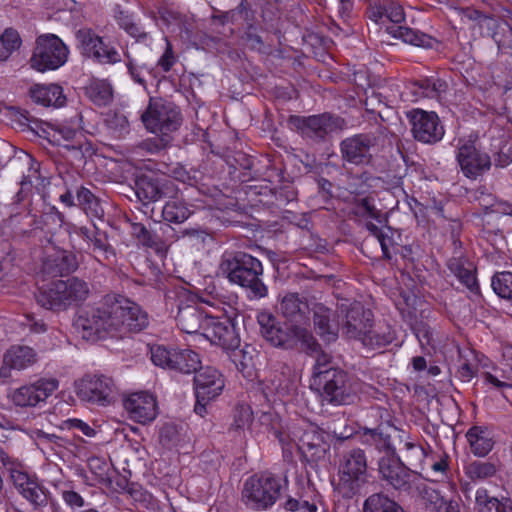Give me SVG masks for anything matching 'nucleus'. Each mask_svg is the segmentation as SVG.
<instances>
[{
	"label": "nucleus",
	"instance_id": "37",
	"mask_svg": "<svg viewBox=\"0 0 512 512\" xmlns=\"http://www.w3.org/2000/svg\"><path fill=\"white\" fill-rule=\"evenodd\" d=\"M387 32L394 38L401 39L403 42L417 47L432 48L436 43L435 38L432 36L406 26H389L387 27Z\"/></svg>",
	"mask_w": 512,
	"mask_h": 512
},
{
	"label": "nucleus",
	"instance_id": "31",
	"mask_svg": "<svg viewBox=\"0 0 512 512\" xmlns=\"http://www.w3.org/2000/svg\"><path fill=\"white\" fill-rule=\"evenodd\" d=\"M452 238L453 245L455 246V254H457L456 249L461 246V242L454 234H452ZM447 267L470 291L475 292L479 289L474 267L466 258L461 255H454L448 260Z\"/></svg>",
	"mask_w": 512,
	"mask_h": 512
},
{
	"label": "nucleus",
	"instance_id": "41",
	"mask_svg": "<svg viewBox=\"0 0 512 512\" xmlns=\"http://www.w3.org/2000/svg\"><path fill=\"white\" fill-rule=\"evenodd\" d=\"M487 26L492 29L491 36L497 45L498 55L509 54L512 57V25L507 21L493 20Z\"/></svg>",
	"mask_w": 512,
	"mask_h": 512
},
{
	"label": "nucleus",
	"instance_id": "44",
	"mask_svg": "<svg viewBox=\"0 0 512 512\" xmlns=\"http://www.w3.org/2000/svg\"><path fill=\"white\" fill-rule=\"evenodd\" d=\"M78 206L85 214L92 218L102 219L105 211L100 198L95 196L88 188L80 187L76 193Z\"/></svg>",
	"mask_w": 512,
	"mask_h": 512
},
{
	"label": "nucleus",
	"instance_id": "29",
	"mask_svg": "<svg viewBox=\"0 0 512 512\" xmlns=\"http://www.w3.org/2000/svg\"><path fill=\"white\" fill-rule=\"evenodd\" d=\"M37 361V354L29 346H11L3 356L0 377H8L11 369L23 370Z\"/></svg>",
	"mask_w": 512,
	"mask_h": 512
},
{
	"label": "nucleus",
	"instance_id": "33",
	"mask_svg": "<svg viewBox=\"0 0 512 512\" xmlns=\"http://www.w3.org/2000/svg\"><path fill=\"white\" fill-rule=\"evenodd\" d=\"M390 431H396L394 426L378 425L376 428H363L361 431V442L366 445L374 446L385 455H395V448L391 441Z\"/></svg>",
	"mask_w": 512,
	"mask_h": 512
},
{
	"label": "nucleus",
	"instance_id": "57",
	"mask_svg": "<svg viewBox=\"0 0 512 512\" xmlns=\"http://www.w3.org/2000/svg\"><path fill=\"white\" fill-rule=\"evenodd\" d=\"M11 116L12 120L18 123L23 130L27 128L34 131L35 128L32 126V124L38 127L37 120L34 119L26 110L13 107L11 108Z\"/></svg>",
	"mask_w": 512,
	"mask_h": 512
},
{
	"label": "nucleus",
	"instance_id": "35",
	"mask_svg": "<svg viewBox=\"0 0 512 512\" xmlns=\"http://www.w3.org/2000/svg\"><path fill=\"white\" fill-rule=\"evenodd\" d=\"M32 100L43 106L62 107L66 103L63 88L58 84H35L29 89Z\"/></svg>",
	"mask_w": 512,
	"mask_h": 512
},
{
	"label": "nucleus",
	"instance_id": "38",
	"mask_svg": "<svg viewBox=\"0 0 512 512\" xmlns=\"http://www.w3.org/2000/svg\"><path fill=\"white\" fill-rule=\"evenodd\" d=\"M313 322L317 333L327 342L338 337V327L331 324V310L323 304H315L312 308Z\"/></svg>",
	"mask_w": 512,
	"mask_h": 512
},
{
	"label": "nucleus",
	"instance_id": "1",
	"mask_svg": "<svg viewBox=\"0 0 512 512\" xmlns=\"http://www.w3.org/2000/svg\"><path fill=\"white\" fill-rule=\"evenodd\" d=\"M219 268L230 283L246 290L250 300H259L268 295V287L262 280L263 265L251 254L243 251L225 252Z\"/></svg>",
	"mask_w": 512,
	"mask_h": 512
},
{
	"label": "nucleus",
	"instance_id": "19",
	"mask_svg": "<svg viewBox=\"0 0 512 512\" xmlns=\"http://www.w3.org/2000/svg\"><path fill=\"white\" fill-rule=\"evenodd\" d=\"M134 190L139 201L147 205L164 199L165 196H172L175 182L154 173H139L134 180Z\"/></svg>",
	"mask_w": 512,
	"mask_h": 512
},
{
	"label": "nucleus",
	"instance_id": "20",
	"mask_svg": "<svg viewBox=\"0 0 512 512\" xmlns=\"http://www.w3.org/2000/svg\"><path fill=\"white\" fill-rule=\"evenodd\" d=\"M457 161L467 178L476 179L491 167L490 156L477 148L472 140H459Z\"/></svg>",
	"mask_w": 512,
	"mask_h": 512
},
{
	"label": "nucleus",
	"instance_id": "36",
	"mask_svg": "<svg viewBox=\"0 0 512 512\" xmlns=\"http://www.w3.org/2000/svg\"><path fill=\"white\" fill-rule=\"evenodd\" d=\"M473 510L475 512H512V503L507 498L498 499L486 488H478L475 492Z\"/></svg>",
	"mask_w": 512,
	"mask_h": 512
},
{
	"label": "nucleus",
	"instance_id": "34",
	"mask_svg": "<svg viewBox=\"0 0 512 512\" xmlns=\"http://www.w3.org/2000/svg\"><path fill=\"white\" fill-rule=\"evenodd\" d=\"M280 310L286 319L299 325L308 320L310 312L307 300L298 293H287L282 298Z\"/></svg>",
	"mask_w": 512,
	"mask_h": 512
},
{
	"label": "nucleus",
	"instance_id": "50",
	"mask_svg": "<svg viewBox=\"0 0 512 512\" xmlns=\"http://www.w3.org/2000/svg\"><path fill=\"white\" fill-rule=\"evenodd\" d=\"M491 286L494 292L501 298L506 299L512 305V273H496L491 280Z\"/></svg>",
	"mask_w": 512,
	"mask_h": 512
},
{
	"label": "nucleus",
	"instance_id": "53",
	"mask_svg": "<svg viewBox=\"0 0 512 512\" xmlns=\"http://www.w3.org/2000/svg\"><path fill=\"white\" fill-rule=\"evenodd\" d=\"M126 66L128 69V73L131 76V78L141 85L142 87H146L147 82L145 79V75H152L154 72V69L149 67L147 64L142 63H136L134 59L130 58L129 55H127V62Z\"/></svg>",
	"mask_w": 512,
	"mask_h": 512
},
{
	"label": "nucleus",
	"instance_id": "14",
	"mask_svg": "<svg viewBox=\"0 0 512 512\" xmlns=\"http://www.w3.org/2000/svg\"><path fill=\"white\" fill-rule=\"evenodd\" d=\"M112 296L116 336L123 332H140L149 324V316L137 303L121 296Z\"/></svg>",
	"mask_w": 512,
	"mask_h": 512
},
{
	"label": "nucleus",
	"instance_id": "55",
	"mask_svg": "<svg viewBox=\"0 0 512 512\" xmlns=\"http://www.w3.org/2000/svg\"><path fill=\"white\" fill-rule=\"evenodd\" d=\"M385 18L389 21L398 24L405 20V13L403 7L394 0H382Z\"/></svg>",
	"mask_w": 512,
	"mask_h": 512
},
{
	"label": "nucleus",
	"instance_id": "25",
	"mask_svg": "<svg viewBox=\"0 0 512 512\" xmlns=\"http://www.w3.org/2000/svg\"><path fill=\"white\" fill-rule=\"evenodd\" d=\"M380 478L388 485L399 491H408L410 484V470L395 455H384L378 461Z\"/></svg>",
	"mask_w": 512,
	"mask_h": 512
},
{
	"label": "nucleus",
	"instance_id": "11",
	"mask_svg": "<svg viewBox=\"0 0 512 512\" xmlns=\"http://www.w3.org/2000/svg\"><path fill=\"white\" fill-rule=\"evenodd\" d=\"M67 232L71 241H73V236L81 240L78 247L80 251L92 254L99 263L115 258L116 252L109 242L108 233L96 225L86 227L69 223Z\"/></svg>",
	"mask_w": 512,
	"mask_h": 512
},
{
	"label": "nucleus",
	"instance_id": "45",
	"mask_svg": "<svg viewBox=\"0 0 512 512\" xmlns=\"http://www.w3.org/2000/svg\"><path fill=\"white\" fill-rule=\"evenodd\" d=\"M86 96L97 106L108 105L113 98V90L106 80L94 79L85 88Z\"/></svg>",
	"mask_w": 512,
	"mask_h": 512
},
{
	"label": "nucleus",
	"instance_id": "26",
	"mask_svg": "<svg viewBox=\"0 0 512 512\" xmlns=\"http://www.w3.org/2000/svg\"><path fill=\"white\" fill-rule=\"evenodd\" d=\"M211 318L212 316H209L197 303L178 305L177 325L181 331L187 334L200 333L203 335L206 326L209 325L208 320Z\"/></svg>",
	"mask_w": 512,
	"mask_h": 512
},
{
	"label": "nucleus",
	"instance_id": "60",
	"mask_svg": "<svg viewBox=\"0 0 512 512\" xmlns=\"http://www.w3.org/2000/svg\"><path fill=\"white\" fill-rule=\"evenodd\" d=\"M380 243L382 252H383V258L385 260L391 261L394 255V251H396V247H399V245L394 241L393 239V232L388 229V232H385V234L378 240Z\"/></svg>",
	"mask_w": 512,
	"mask_h": 512
},
{
	"label": "nucleus",
	"instance_id": "4",
	"mask_svg": "<svg viewBox=\"0 0 512 512\" xmlns=\"http://www.w3.org/2000/svg\"><path fill=\"white\" fill-rule=\"evenodd\" d=\"M90 295V285L85 280L72 276L56 280L35 293L37 303L54 312L66 311L82 305Z\"/></svg>",
	"mask_w": 512,
	"mask_h": 512
},
{
	"label": "nucleus",
	"instance_id": "10",
	"mask_svg": "<svg viewBox=\"0 0 512 512\" xmlns=\"http://www.w3.org/2000/svg\"><path fill=\"white\" fill-rule=\"evenodd\" d=\"M144 126L152 133L168 136L176 131L182 122L178 107L161 98H151L146 110L141 115Z\"/></svg>",
	"mask_w": 512,
	"mask_h": 512
},
{
	"label": "nucleus",
	"instance_id": "15",
	"mask_svg": "<svg viewBox=\"0 0 512 512\" xmlns=\"http://www.w3.org/2000/svg\"><path fill=\"white\" fill-rule=\"evenodd\" d=\"M378 146V136L372 132L358 133L344 138L340 144L343 164L367 166L373 162V151Z\"/></svg>",
	"mask_w": 512,
	"mask_h": 512
},
{
	"label": "nucleus",
	"instance_id": "24",
	"mask_svg": "<svg viewBox=\"0 0 512 512\" xmlns=\"http://www.w3.org/2000/svg\"><path fill=\"white\" fill-rule=\"evenodd\" d=\"M208 323L203 336L211 343L225 350H235L240 346V336L236 329L235 318L212 316Z\"/></svg>",
	"mask_w": 512,
	"mask_h": 512
},
{
	"label": "nucleus",
	"instance_id": "17",
	"mask_svg": "<svg viewBox=\"0 0 512 512\" xmlns=\"http://www.w3.org/2000/svg\"><path fill=\"white\" fill-rule=\"evenodd\" d=\"M406 118L416 141L432 145L443 139L445 129L435 112L412 109L406 112Z\"/></svg>",
	"mask_w": 512,
	"mask_h": 512
},
{
	"label": "nucleus",
	"instance_id": "42",
	"mask_svg": "<svg viewBox=\"0 0 512 512\" xmlns=\"http://www.w3.org/2000/svg\"><path fill=\"white\" fill-rule=\"evenodd\" d=\"M412 92L417 97L439 99L448 89V84L440 78L430 77L412 83Z\"/></svg>",
	"mask_w": 512,
	"mask_h": 512
},
{
	"label": "nucleus",
	"instance_id": "63",
	"mask_svg": "<svg viewBox=\"0 0 512 512\" xmlns=\"http://www.w3.org/2000/svg\"><path fill=\"white\" fill-rule=\"evenodd\" d=\"M166 49L163 55L159 58L157 66L160 67L163 72H169L173 65L176 63V57L174 55L172 45L167 37H165Z\"/></svg>",
	"mask_w": 512,
	"mask_h": 512
},
{
	"label": "nucleus",
	"instance_id": "13",
	"mask_svg": "<svg viewBox=\"0 0 512 512\" xmlns=\"http://www.w3.org/2000/svg\"><path fill=\"white\" fill-rule=\"evenodd\" d=\"M194 390L196 403L194 411L203 417L207 413V405L223 391L225 381L223 375L214 367H200L195 373Z\"/></svg>",
	"mask_w": 512,
	"mask_h": 512
},
{
	"label": "nucleus",
	"instance_id": "54",
	"mask_svg": "<svg viewBox=\"0 0 512 512\" xmlns=\"http://www.w3.org/2000/svg\"><path fill=\"white\" fill-rule=\"evenodd\" d=\"M131 233L146 247L156 248L159 244L158 237L149 231L142 223H132Z\"/></svg>",
	"mask_w": 512,
	"mask_h": 512
},
{
	"label": "nucleus",
	"instance_id": "7",
	"mask_svg": "<svg viewBox=\"0 0 512 512\" xmlns=\"http://www.w3.org/2000/svg\"><path fill=\"white\" fill-rule=\"evenodd\" d=\"M112 311V296L107 295L100 306L83 311L75 320V327L86 340L96 341L107 335L116 337Z\"/></svg>",
	"mask_w": 512,
	"mask_h": 512
},
{
	"label": "nucleus",
	"instance_id": "61",
	"mask_svg": "<svg viewBox=\"0 0 512 512\" xmlns=\"http://www.w3.org/2000/svg\"><path fill=\"white\" fill-rule=\"evenodd\" d=\"M449 471L448 456H441L438 460L431 464L430 472L431 476L435 477L433 481H439L447 477Z\"/></svg>",
	"mask_w": 512,
	"mask_h": 512
},
{
	"label": "nucleus",
	"instance_id": "59",
	"mask_svg": "<svg viewBox=\"0 0 512 512\" xmlns=\"http://www.w3.org/2000/svg\"><path fill=\"white\" fill-rule=\"evenodd\" d=\"M166 136H162L161 138H151L143 140L141 143L138 144L136 149H138L141 152H146L148 154H156L162 149L165 148V146L168 143V139L165 138Z\"/></svg>",
	"mask_w": 512,
	"mask_h": 512
},
{
	"label": "nucleus",
	"instance_id": "8",
	"mask_svg": "<svg viewBox=\"0 0 512 512\" xmlns=\"http://www.w3.org/2000/svg\"><path fill=\"white\" fill-rule=\"evenodd\" d=\"M69 56V49L55 34H42L36 38L29 60L32 69L44 73L63 66Z\"/></svg>",
	"mask_w": 512,
	"mask_h": 512
},
{
	"label": "nucleus",
	"instance_id": "62",
	"mask_svg": "<svg viewBox=\"0 0 512 512\" xmlns=\"http://www.w3.org/2000/svg\"><path fill=\"white\" fill-rule=\"evenodd\" d=\"M61 427H62V429H67V430H78L79 432H81L83 435H85L87 437H93L96 433L95 430L90 425H88L86 422H84L80 419H76V418L67 419V420L63 421Z\"/></svg>",
	"mask_w": 512,
	"mask_h": 512
},
{
	"label": "nucleus",
	"instance_id": "3",
	"mask_svg": "<svg viewBox=\"0 0 512 512\" xmlns=\"http://www.w3.org/2000/svg\"><path fill=\"white\" fill-rule=\"evenodd\" d=\"M370 478L365 451L360 448L344 451L339 457L334 491L342 499L351 500L366 492Z\"/></svg>",
	"mask_w": 512,
	"mask_h": 512
},
{
	"label": "nucleus",
	"instance_id": "56",
	"mask_svg": "<svg viewBox=\"0 0 512 512\" xmlns=\"http://www.w3.org/2000/svg\"><path fill=\"white\" fill-rule=\"evenodd\" d=\"M160 443L165 447H172L176 445L179 440V431L177 426L167 423L162 426L159 432Z\"/></svg>",
	"mask_w": 512,
	"mask_h": 512
},
{
	"label": "nucleus",
	"instance_id": "18",
	"mask_svg": "<svg viewBox=\"0 0 512 512\" xmlns=\"http://www.w3.org/2000/svg\"><path fill=\"white\" fill-rule=\"evenodd\" d=\"M338 313L341 318L342 334L348 339L361 340L369 328L373 327V312L360 302L350 305L341 304Z\"/></svg>",
	"mask_w": 512,
	"mask_h": 512
},
{
	"label": "nucleus",
	"instance_id": "49",
	"mask_svg": "<svg viewBox=\"0 0 512 512\" xmlns=\"http://www.w3.org/2000/svg\"><path fill=\"white\" fill-rule=\"evenodd\" d=\"M230 24H246L247 27L253 28L255 21V11L247 0H241L240 3L230 10Z\"/></svg>",
	"mask_w": 512,
	"mask_h": 512
},
{
	"label": "nucleus",
	"instance_id": "23",
	"mask_svg": "<svg viewBox=\"0 0 512 512\" xmlns=\"http://www.w3.org/2000/svg\"><path fill=\"white\" fill-rule=\"evenodd\" d=\"M57 388L56 379L41 378L14 389L10 397L13 404L18 407H36L39 403L45 402Z\"/></svg>",
	"mask_w": 512,
	"mask_h": 512
},
{
	"label": "nucleus",
	"instance_id": "48",
	"mask_svg": "<svg viewBox=\"0 0 512 512\" xmlns=\"http://www.w3.org/2000/svg\"><path fill=\"white\" fill-rule=\"evenodd\" d=\"M464 472L472 481L485 480L496 474L497 467L490 461L475 460L464 467Z\"/></svg>",
	"mask_w": 512,
	"mask_h": 512
},
{
	"label": "nucleus",
	"instance_id": "12",
	"mask_svg": "<svg viewBox=\"0 0 512 512\" xmlns=\"http://www.w3.org/2000/svg\"><path fill=\"white\" fill-rule=\"evenodd\" d=\"M150 353L156 366L182 374H195L201 367L199 354L191 349H169L163 345H155L150 348Z\"/></svg>",
	"mask_w": 512,
	"mask_h": 512
},
{
	"label": "nucleus",
	"instance_id": "5",
	"mask_svg": "<svg viewBox=\"0 0 512 512\" xmlns=\"http://www.w3.org/2000/svg\"><path fill=\"white\" fill-rule=\"evenodd\" d=\"M287 480L264 472L249 477L242 490V498L254 510H267L280 498Z\"/></svg>",
	"mask_w": 512,
	"mask_h": 512
},
{
	"label": "nucleus",
	"instance_id": "32",
	"mask_svg": "<svg viewBox=\"0 0 512 512\" xmlns=\"http://www.w3.org/2000/svg\"><path fill=\"white\" fill-rule=\"evenodd\" d=\"M168 200L162 208V218L165 222L181 224L192 214V205L188 204L175 184L172 196H165Z\"/></svg>",
	"mask_w": 512,
	"mask_h": 512
},
{
	"label": "nucleus",
	"instance_id": "6",
	"mask_svg": "<svg viewBox=\"0 0 512 512\" xmlns=\"http://www.w3.org/2000/svg\"><path fill=\"white\" fill-rule=\"evenodd\" d=\"M287 125L303 138L320 143L326 141L330 134L346 128L347 123L344 118L326 112L307 117L290 115Z\"/></svg>",
	"mask_w": 512,
	"mask_h": 512
},
{
	"label": "nucleus",
	"instance_id": "39",
	"mask_svg": "<svg viewBox=\"0 0 512 512\" xmlns=\"http://www.w3.org/2000/svg\"><path fill=\"white\" fill-rule=\"evenodd\" d=\"M421 497L427 510L431 512H460L458 501L446 500L439 491L425 487L421 491Z\"/></svg>",
	"mask_w": 512,
	"mask_h": 512
},
{
	"label": "nucleus",
	"instance_id": "46",
	"mask_svg": "<svg viewBox=\"0 0 512 512\" xmlns=\"http://www.w3.org/2000/svg\"><path fill=\"white\" fill-rule=\"evenodd\" d=\"M395 339V333L389 326L369 328L368 332L360 340L362 344L371 349L383 348Z\"/></svg>",
	"mask_w": 512,
	"mask_h": 512
},
{
	"label": "nucleus",
	"instance_id": "2",
	"mask_svg": "<svg viewBox=\"0 0 512 512\" xmlns=\"http://www.w3.org/2000/svg\"><path fill=\"white\" fill-rule=\"evenodd\" d=\"M257 321L262 336L274 347L304 352H314L319 348V343L312 333L299 324L280 323L269 312H260Z\"/></svg>",
	"mask_w": 512,
	"mask_h": 512
},
{
	"label": "nucleus",
	"instance_id": "22",
	"mask_svg": "<svg viewBox=\"0 0 512 512\" xmlns=\"http://www.w3.org/2000/svg\"><path fill=\"white\" fill-rule=\"evenodd\" d=\"M83 54L102 64H114L121 60L119 52L90 28H81L76 32Z\"/></svg>",
	"mask_w": 512,
	"mask_h": 512
},
{
	"label": "nucleus",
	"instance_id": "21",
	"mask_svg": "<svg viewBox=\"0 0 512 512\" xmlns=\"http://www.w3.org/2000/svg\"><path fill=\"white\" fill-rule=\"evenodd\" d=\"M9 479L17 492L30 503L34 509L47 505L45 488L40 484L35 474H29L21 463L9 473Z\"/></svg>",
	"mask_w": 512,
	"mask_h": 512
},
{
	"label": "nucleus",
	"instance_id": "58",
	"mask_svg": "<svg viewBox=\"0 0 512 512\" xmlns=\"http://www.w3.org/2000/svg\"><path fill=\"white\" fill-rule=\"evenodd\" d=\"M252 420V412L248 406L239 405L234 410V419L231 428L234 430L243 429Z\"/></svg>",
	"mask_w": 512,
	"mask_h": 512
},
{
	"label": "nucleus",
	"instance_id": "30",
	"mask_svg": "<svg viewBox=\"0 0 512 512\" xmlns=\"http://www.w3.org/2000/svg\"><path fill=\"white\" fill-rule=\"evenodd\" d=\"M76 255L67 250H60L48 255L42 263V271L51 277L69 275L78 269Z\"/></svg>",
	"mask_w": 512,
	"mask_h": 512
},
{
	"label": "nucleus",
	"instance_id": "40",
	"mask_svg": "<svg viewBox=\"0 0 512 512\" xmlns=\"http://www.w3.org/2000/svg\"><path fill=\"white\" fill-rule=\"evenodd\" d=\"M471 452L478 457L486 456L493 448L494 441L486 428L471 427L466 433Z\"/></svg>",
	"mask_w": 512,
	"mask_h": 512
},
{
	"label": "nucleus",
	"instance_id": "27",
	"mask_svg": "<svg viewBox=\"0 0 512 512\" xmlns=\"http://www.w3.org/2000/svg\"><path fill=\"white\" fill-rule=\"evenodd\" d=\"M298 440V447L303 453H311L320 458L326 452L325 432L317 425L308 423L299 426L293 432Z\"/></svg>",
	"mask_w": 512,
	"mask_h": 512
},
{
	"label": "nucleus",
	"instance_id": "16",
	"mask_svg": "<svg viewBox=\"0 0 512 512\" xmlns=\"http://www.w3.org/2000/svg\"><path fill=\"white\" fill-rule=\"evenodd\" d=\"M75 392L81 401L107 406L114 399L116 387L108 376L87 374L75 382Z\"/></svg>",
	"mask_w": 512,
	"mask_h": 512
},
{
	"label": "nucleus",
	"instance_id": "47",
	"mask_svg": "<svg viewBox=\"0 0 512 512\" xmlns=\"http://www.w3.org/2000/svg\"><path fill=\"white\" fill-rule=\"evenodd\" d=\"M22 44L18 31L14 28H6L0 34V63L6 62Z\"/></svg>",
	"mask_w": 512,
	"mask_h": 512
},
{
	"label": "nucleus",
	"instance_id": "9",
	"mask_svg": "<svg viewBox=\"0 0 512 512\" xmlns=\"http://www.w3.org/2000/svg\"><path fill=\"white\" fill-rule=\"evenodd\" d=\"M311 386L320 393L324 401L332 405L350 404L356 395L349 374L341 368L315 378Z\"/></svg>",
	"mask_w": 512,
	"mask_h": 512
},
{
	"label": "nucleus",
	"instance_id": "64",
	"mask_svg": "<svg viewBox=\"0 0 512 512\" xmlns=\"http://www.w3.org/2000/svg\"><path fill=\"white\" fill-rule=\"evenodd\" d=\"M285 508L291 512H316L317 506L315 504H309L307 501L300 502L296 499L289 498L285 502Z\"/></svg>",
	"mask_w": 512,
	"mask_h": 512
},
{
	"label": "nucleus",
	"instance_id": "51",
	"mask_svg": "<svg viewBox=\"0 0 512 512\" xmlns=\"http://www.w3.org/2000/svg\"><path fill=\"white\" fill-rule=\"evenodd\" d=\"M310 355H315L316 360L312 370V381L319 376L326 374L332 370H336V367L332 362V357L323 352L319 346L317 351L307 352Z\"/></svg>",
	"mask_w": 512,
	"mask_h": 512
},
{
	"label": "nucleus",
	"instance_id": "52",
	"mask_svg": "<svg viewBox=\"0 0 512 512\" xmlns=\"http://www.w3.org/2000/svg\"><path fill=\"white\" fill-rule=\"evenodd\" d=\"M105 124L116 138H121L129 133V122L127 117L122 113L114 112L108 114L105 119Z\"/></svg>",
	"mask_w": 512,
	"mask_h": 512
},
{
	"label": "nucleus",
	"instance_id": "28",
	"mask_svg": "<svg viewBox=\"0 0 512 512\" xmlns=\"http://www.w3.org/2000/svg\"><path fill=\"white\" fill-rule=\"evenodd\" d=\"M124 407L129 413L130 418L142 424L154 420L157 415L155 398L145 392L131 394L124 401Z\"/></svg>",
	"mask_w": 512,
	"mask_h": 512
},
{
	"label": "nucleus",
	"instance_id": "43",
	"mask_svg": "<svg viewBox=\"0 0 512 512\" xmlns=\"http://www.w3.org/2000/svg\"><path fill=\"white\" fill-rule=\"evenodd\" d=\"M362 512H405V510L397 501L379 492L365 499Z\"/></svg>",
	"mask_w": 512,
	"mask_h": 512
}]
</instances>
